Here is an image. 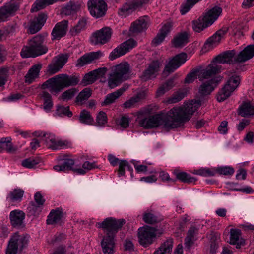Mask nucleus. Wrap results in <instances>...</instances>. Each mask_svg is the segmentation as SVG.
Instances as JSON below:
<instances>
[{
  "instance_id": "obj_1",
  "label": "nucleus",
  "mask_w": 254,
  "mask_h": 254,
  "mask_svg": "<svg viewBox=\"0 0 254 254\" xmlns=\"http://www.w3.org/2000/svg\"><path fill=\"white\" fill-rule=\"evenodd\" d=\"M200 106L199 101L192 100L184 102L182 106L175 107L166 114H157L139 121V125L145 129H150L163 126L167 130L183 126L189 121L193 113Z\"/></svg>"
},
{
  "instance_id": "obj_2",
  "label": "nucleus",
  "mask_w": 254,
  "mask_h": 254,
  "mask_svg": "<svg viewBox=\"0 0 254 254\" xmlns=\"http://www.w3.org/2000/svg\"><path fill=\"white\" fill-rule=\"evenodd\" d=\"M124 219H117L112 217L105 219L102 222L98 223V228H102L106 233L101 241V246L104 254H113L114 253L115 237L119 230L125 224Z\"/></svg>"
},
{
  "instance_id": "obj_3",
  "label": "nucleus",
  "mask_w": 254,
  "mask_h": 254,
  "mask_svg": "<svg viewBox=\"0 0 254 254\" xmlns=\"http://www.w3.org/2000/svg\"><path fill=\"white\" fill-rule=\"evenodd\" d=\"M254 56V45L247 46L236 56L235 50L226 51L216 56L213 63L233 64L237 63L245 62Z\"/></svg>"
},
{
  "instance_id": "obj_4",
  "label": "nucleus",
  "mask_w": 254,
  "mask_h": 254,
  "mask_svg": "<svg viewBox=\"0 0 254 254\" xmlns=\"http://www.w3.org/2000/svg\"><path fill=\"white\" fill-rule=\"evenodd\" d=\"M79 79L75 76H69L60 74L51 78L44 82L41 88L49 89L51 93L57 94L64 88L77 85Z\"/></svg>"
},
{
  "instance_id": "obj_5",
  "label": "nucleus",
  "mask_w": 254,
  "mask_h": 254,
  "mask_svg": "<svg viewBox=\"0 0 254 254\" xmlns=\"http://www.w3.org/2000/svg\"><path fill=\"white\" fill-rule=\"evenodd\" d=\"M44 36L38 34L33 37L28 41V46L24 47L20 55L23 58L36 57L45 54L48 48L44 44Z\"/></svg>"
},
{
  "instance_id": "obj_6",
  "label": "nucleus",
  "mask_w": 254,
  "mask_h": 254,
  "mask_svg": "<svg viewBox=\"0 0 254 254\" xmlns=\"http://www.w3.org/2000/svg\"><path fill=\"white\" fill-rule=\"evenodd\" d=\"M221 7L215 6L206 12L203 17L192 21V28L197 32H200L212 24L222 13Z\"/></svg>"
},
{
  "instance_id": "obj_7",
  "label": "nucleus",
  "mask_w": 254,
  "mask_h": 254,
  "mask_svg": "<svg viewBox=\"0 0 254 254\" xmlns=\"http://www.w3.org/2000/svg\"><path fill=\"white\" fill-rule=\"evenodd\" d=\"M129 65L127 63H122L117 65L108 78L109 87L113 89L119 86L129 78Z\"/></svg>"
},
{
  "instance_id": "obj_8",
  "label": "nucleus",
  "mask_w": 254,
  "mask_h": 254,
  "mask_svg": "<svg viewBox=\"0 0 254 254\" xmlns=\"http://www.w3.org/2000/svg\"><path fill=\"white\" fill-rule=\"evenodd\" d=\"M29 237L14 233L10 237L6 250V254H16L18 250L21 251L27 246Z\"/></svg>"
},
{
  "instance_id": "obj_9",
  "label": "nucleus",
  "mask_w": 254,
  "mask_h": 254,
  "mask_svg": "<svg viewBox=\"0 0 254 254\" xmlns=\"http://www.w3.org/2000/svg\"><path fill=\"white\" fill-rule=\"evenodd\" d=\"M241 82L239 75H232L223 88L218 92L217 99L219 102H223L230 96L232 93L239 86Z\"/></svg>"
},
{
  "instance_id": "obj_10",
  "label": "nucleus",
  "mask_w": 254,
  "mask_h": 254,
  "mask_svg": "<svg viewBox=\"0 0 254 254\" xmlns=\"http://www.w3.org/2000/svg\"><path fill=\"white\" fill-rule=\"evenodd\" d=\"M21 0H11L0 7V23L7 21L9 17L14 16L19 10Z\"/></svg>"
},
{
  "instance_id": "obj_11",
  "label": "nucleus",
  "mask_w": 254,
  "mask_h": 254,
  "mask_svg": "<svg viewBox=\"0 0 254 254\" xmlns=\"http://www.w3.org/2000/svg\"><path fill=\"white\" fill-rule=\"evenodd\" d=\"M113 33L109 27H104L93 32L90 37L91 43L94 45H103L108 43Z\"/></svg>"
},
{
  "instance_id": "obj_12",
  "label": "nucleus",
  "mask_w": 254,
  "mask_h": 254,
  "mask_svg": "<svg viewBox=\"0 0 254 254\" xmlns=\"http://www.w3.org/2000/svg\"><path fill=\"white\" fill-rule=\"evenodd\" d=\"M156 237V230L149 226L140 227L138 230L139 244L144 247L151 244Z\"/></svg>"
},
{
  "instance_id": "obj_13",
  "label": "nucleus",
  "mask_w": 254,
  "mask_h": 254,
  "mask_svg": "<svg viewBox=\"0 0 254 254\" xmlns=\"http://www.w3.org/2000/svg\"><path fill=\"white\" fill-rule=\"evenodd\" d=\"M92 16L99 18L104 16L107 10V5L103 0H90L87 3Z\"/></svg>"
},
{
  "instance_id": "obj_14",
  "label": "nucleus",
  "mask_w": 254,
  "mask_h": 254,
  "mask_svg": "<svg viewBox=\"0 0 254 254\" xmlns=\"http://www.w3.org/2000/svg\"><path fill=\"white\" fill-rule=\"evenodd\" d=\"M136 45V42L133 39H129L120 44L110 53L109 59L113 61L127 53Z\"/></svg>"
},
{
  "instance_id": "obj_15",
  "label": "nucleus",
  "mask_w": 254,
  "mask_h": 254,
  "mask_svg": "<svg viewBox=\"0 0 254 254\" xmlns=\"http://www.w3.org/2000/svg\"><path fill=\"white\" fill-rule=\"evenodd\" d=\"M187 56L185 53L177 54L170 58L165 66L164 72L168 74L174 72L187 61Z\"/></svg>"
},
{
  "instance_id": "obj_16",
  "label": "nucleus",
  "mask_w": 254,
  "mask_h": 254,
  "mask_svg": "<svg viewBox=\"0 0 254 254\" xmlns=\"http://www.w3.org/2000/svg\"><path fill=\"white\" fill-rule=\"evenodd\" d=\"M63 162L61 164L55 165L53 169L57 172H65L66 171H72L74 173L79 175H84L85 172L84 170L81 168L74 167L75 160L69 158H65L63 159Z\"/></svg>"
},
{
  "instance_id": "obj_17",
  "label": "nucleus",
  "mask_w": 254,
  "mask_h": 254,
  "mask_svg": "<svg viewBox=\"0 0 254 254\" xmlns=\"http://www.w3.org/2000/svg\"><path fill=\"white\" fill-rule=\"evenodd\" d=\"M103 56V53L100 50L86 53L77 60L76 65L77 67H82L94 63Z\"/></svg>"
},
{
  "instance_id": "obj_18",
  "label": "nucleus",
  "mask_w": 254,
  "mask_h": 254,
  "mask_svg": "<svg viewBox=\"0 0 254 254\" xmlns=\"http://www.w3.org/2000/svg\"><path fill=\"white\" fill-rule=\"evenodd\" d=\"M150 24V18L147 16L140 17L131 23L129 31L132 33H139L145 31Z\"/></svg>"
},
{
  "instance_id": "obj_19",
  "label": "nucleus",
  "mask_w": 254,
  "mask_h": 254,
  "mask_svg": "<svg viewBox=\"0 0 254 254\" xmlns=\"http://www.w3.org/2000/svg\"><path fill=\"white\" fill-rule=\"evenodd\" d=\"M151 0H131L127 2L122 7L121 11L130 13L133 11L139 10L145 5L149 3Z\"/></svg>"
},
{
  "instance_id": "obj_20",
  "label": "nucleus",
  "mask_w": 254,
  "mask_h": 254,
  "mask_svg": "<svg viewBox=\"0 0 254 254\" xmlns=\"http://www.w3.org/2000/svg\"><path fill=\"white\" fill-rule=\"evenodd\" d=\"M227 30L220 29L217 31L213 36L209 38L205 43L203 48L209 51L216 47L220 43L222 38L226 34Z\"/></svg>"
},
{
  "instance_id": "obj_21",
  "label": "nucleus",
  "mask_w": 254,
  "mask_h": 254,
  "mask_svg": "<svg viewBox=\"0 0 254 254\" xmlns=\"http://www.w3.org/2000/svg\"><path fill=\"white\" fill-rule=\"evenodd\" d=\"M68 22L67 20H63L57 23L51 33L52 39H60L64 36L67 30Z\"/></svg>"
},
{
  "instance_id": "obj_22",
  "label": "nucleus",
  "mask_w": 254,
  "mask_h": 254,
  "mask_svg": "<svg viewBox=\"0 0 254 254\" xmlns=\"http://www.w3.org/2000/svg\"><path fill=\"white\" fill-rule=\"evenodd\" d=\"M221 66L213 63L208 65L205 69H203L199 75L200 80L204 79H209L215 76L220 71Z\"/></svg>"
},
{
  "instance_id": "obj_23",
  "label": "nucleus",
  "mask_w": 254,
  "mask_h": 254,
  "mask_svg": "<svg viewBox=\"0 0 254 254\" xmlns=\"http://www.w3.org/2000/svg\"><path fill=\"white\" fill-rule=\"evenodd\" d=\"M47 19V16L44 13H40L33 19L30 22L28 29L29 33L31 34L38 32L44 25Z\"/></svg>"
},
{
  "instance_id": "obj_24",
  "label": "nucleus",
  "mask_w": 254,
  "mask_h": 254,
  "mask_svg": "<svg viewBox=\"0 0 254 254\" xmlns=\"http://www.w3.org/2000/svg\"><path fill=\"white\" fill-rule=\"evenodd\" d=\"M159 68V63L157 61H153L140 76L141 80L146 81L155 78Z\"/></svg>"
},
{
  "instance_id": "obj_25",
  "label": "nucleus",
  "mask_w": 254,
  "mask_h": 254,
  "mask_svg": "<svg viewBox=\"0 0 254 254\" xmlns=\"http://www.w3.org/2000/svg\"><path fill=\"white\" fill-rule=\"evenodd\" d=\"M11 225L15 228L24 227L23 220L25 218V213L21 210H15L12 211L9 215Z\"/></svg>"
},
{
  "instance_id": "obj_26",
  "label": "nucleus",
  "mask_w": 254,
  "mask_h": 254,
  "mask_svg": "<svg viewBox=\"0 0 254 254\" xmlns=\"http://www.w3.org/2000/svg\"><path fill=\"white\" fill-rule=\"evenodd\" d=\"M171 27L172 25L170 23H166L164 24L159 30L157 35L152 40L151 43L152 45L154 46H157L160 44L164 41L166 36L170 32Z\"/></svg>"
},
{
  "instance_id": "obj_27",
  "label": "nucleus",
  "mask_w": 254,
  "mask_h": 254,
  "mask_svg": "<svg viewBox=\"0 0 254 254\" xmlns=\"http://www.w3.org/2000/svg\"><path fill=\"white\" fill-rule=\"evenodd\" d=\"M128 85L125 84L122 87L117 91L108 94L105 98V99L102 102V106H107L114 103L117 99L119 98L123 93L128 88Z\"/></svg>"
},
{
  "instance_id": "obj_28",
  "label": "nucleus",
  "mask_w": 254,
  "mask_h": 254,
  "mask_svg": "<svg viewBox=\"0 0 254 254\" xmlns=\"http://www.w3.org/2000/svg\"><path fill=\"white\" fill-rule=\"evenodd\" d=\"M221 81V78L216 77L203 83L200 86L199 92L201 95H206L209 94L217 86Z\"/></svg>"
},
{
  "instance_id": "obj_29",
  "label": "nucleus",
  "mask_w": 254,
  "mask_h": 254,
  "mask_svg": "<svg viewBox=\"0 0 254 254\" xmlns=\"http://www.w3.org/2000/svg\"><path fill=\"white\" fill-rule=\"evenodd\" d=\"M46 145L48 148L52 150H57L63 148L66 146L65 142L57 139L53 135L49 134L45 136Z\"/></svg>"
},
{
  "instance_id": "obj_30",
  "label": "nucleus",
  "mask_w": 254,
  "mask_h": 254,
  "mask_svg": "<svg viewBox=\"0 0 254 254\" xmlns=\"http://www.w3.org/2000/svg\"><path fill=\"white\" fill-rule=\"evenodd\" d=\"M189 37L186 31L179 33L172 40V44L175 48L182 47L189 42Z\"/></svg>"
},
{
  "instance_id": "obj_31",
  "label": "nucleus",
  "mask_w": 254,
  "mask_h": 254,
  "mask_svg": "<svg viewBox=\"0 0 254 254\" xmlns=\"http://www.w3.org/2000/svg\"><path fill=\"white\" fill-rule=\"evenodd\" d=\"M230 234V243L232 245H236V248H240L244 244L243 240L240 239L241 230L239 229H231Z\"/></svg>"
},
{
  "instance_id": "obj_32",
  "label": "nucleus",
  "mask_w": 254,
  "mask_h": 254,
  "mask_svg": "<svg viewBox=\"0 0 254 254\" xmlns=\"http://www.w3.org/2000/svg\"><path fill=\"white\" fill-rule=\"evenodd\" d=\"M42 67L41 64H35L33 65L28 70L25 76V81L29 84L31 83L33 81L39 77V72Z\"/></svg>"
},
{
  "instance_id": "obj_33",
  "label": "nucleus",
  "mask_w": 254,
  "mask_h": 254,
  "mask_svg": "<svg viewBox=\"0 0 254 254\" xmlns=\"http://www.w3.org/2000/svg\"><path fill=\"white\" fill-rule=\"evenodd\" d=\"M62 216L63 212L61 208L52 209L47 217L46 223L48 225L56 224L61 219Z\"/></svg>"
},
{
  "instance_id": "obj_34",
  "label": "nucleus",
  "mask_w": 254,
  "mask_h": 254,
  "mask_svg": "<svg viewBox=\"0 0 254 254\" xmlns=\"http://www.w3.org/2000/svg\"><path fill=\"white\" fill-rule=\"evenodd\" d=\"M238 114L244 117L253 115L254 106L250 102H245L239 108Z\"/></svg>"
},
{
  "instance_id": "obj_35",
  "label": "nucleus",
  "mask_w": 254,
  "mask_h": 254,
  "mask_svg": "<svg viewBox=\"0 0 254 254\" xmlns=\"http://www.w3.org/2000/svg\"><path fill=\"white\" fill-rule=\"evenodd\" d=\"M11 138L8 137H3L0 139L1 152L5 150L9 153H13L16 151V148L14 147L11 142Z\"/></svg>"
},
{
  "instance_id": "obj_36",
  "label": "nucleus",
  "mask_w": 254,
  "mask_h": 254,
  "mask_svg": "<svg viewBox=\"0 0 254 254\" xmlns=\"http://www.w3.org/2000/svg\"><path fill=\"white\" fill-rule=\"evenodd\" d=\"M173 173L177 179L183 183H190L194 182L196 180L195 178L191 177L190 175L186 172L180 171L178 170H175Z\"/></svg>"
},
{
  "instance_id": "obj_37",
  "label": "nucleus",
  "mask_w": 254,
  "mask_h": 254,
  "mask_svg": "<svg viewBox=\"0 0 254 254\" xmlns=\"http://www.w3.org/2000/svg\"><path fill=\"white\" fill-rule=\"evenodd\" d=\"M172 247V240H167L160 245L153 254H171Z\"/></svg>"
},
{
  "instance_id": "obj_38",
  "label": "nucleus",
  "mask_w": 254,
  "mask_h": 254,
  "mask_svg": "<svg viewBox=\"0 0 254 254\" xmlns=\"http://www.w3.org/2000/svg\"><path fill=\"white\" fill-rule=\"evenodd\" d=\"M56 2V0H36L32 5L31 12H37Z\"/></svg>"
},
{
  "instance_id": "obj_39",
  "label": "nucleus",
  "mask_w": 254,
  "mask_h": 254,
  "mask_svg": "<svg viewBox=\"0 0 254 254\" xmlns=\"http://www.w3.org/2000/svg\"><path fill=\"white\" fill-rule=\"evenodd\" d=\"M92 95V90L88 88L84 89L77 96L75 103L78 105H82Z\"/></svg>"
},
{
  "instance_id": "obj_40",
  "label": "nucleus",
  "mask_w": 254,
  "mask_h": 254,
  "mask_svg": "<svg viewBox=\"0 0 254 254\" xmlns=\"http://www.w3.org/2000/svg\"><path fill=\"white\" fill-rule=\"evenodd\" d=\"M80 9V5L74 2L70 1L62 8V13L65 15H70L75 13Z\"/></svg>"
},
{
  "instance_id": "obj_41",
  "label": "nucleus",
  "mask_w": 254,
  "mask_h": 254,
  "mask_svg": "<svg viewBox=\"0 0 254 254\" xmlns=\"http://www.w3.org/2000/svg\"><path fill=\"white\" fill-rule=\"evenodd\" d=\"M40 96L44 101V110L46 111H50L53 105L51 95L48 92L43 91L40 93Z\"/></svg>"
},
{
  "instance_id": "obj_42",
  "label": "nucleus",
  "mask_w": 254,
  "mask_h": 254,
  "mask_svg": "<svg viewBox=\"0 0 254 254\" xmlns=\"http://www.w3.org/2000/svg\"><path fill=\"white\" fill-rule=\"evenodd\" d=\"M144 97L145 94L143 92H139L135 96L125 102L124 104V107L126 108H131L133 107L135 103L139 102Z\"/></svg>"
},
{
  "instance_id": "obj_43",
  "label": "nucleus",
  "mask_w": 254,
  "mask_h": 254,
  "mask_svg": "<svg viewBox=\"0 0 254 254\" xmlns=\"http://www.w3.org/2000/svg\"><path fill=\"white\" fill-rule=\"evenodd\" d=\"M79 120L80 123L87 125H92L94 122L90 113L85 109L80 112Z\"/></svg>"
},
{
  "instance_id": "obj_44",
  "label": "nucleus",
  "mask_w": 254,
  "mask_h": 254,
  "mask_svg": "<svg viewBox=\"0 0 254 254\" xmlns=\"http://www.w3.org/2000/svg\"><path fill=\"white\" fill-rule=\"evenodd\" d=\"M24 194V191L20 189H14L8 195V198L11 202H20Z\"/></svg>"
},
{
  "instance_id": "obj_45",
  "label": "nucleus",
  "mask_w": 254,
  "mask_h": 254,
  "mask_svg": "<svg viewBox=\"0 0 254 254\" xmlns=\"http://www.w3.org/2000/svg\"><path fill=\"white\" fill-rule=\"evenodd\" d=\"M78 90L75 88H72L64 92L58 98L59 99L64 101L71 100L77 94Z\"/></svg>"
},
{
  "instance_id": "obj_46",
  "label": "nucleus",
  "mask_w": 254,
  "mask_h": 254,
  "mask_svg": "<svg viewBox=\"0 0 254 254\" xmlns=\"http://www.w3.org/2000/svg\"><path fill=\"white\" fill-rule=\"evenodd\" d=\"M86 20L84 19H80L78 23L72 28L70 30V33L72 36H76L81 31L84 30L86 25Z\"/></svg>"
},
{
  "instance_id": "obj_47",
  "label": "nucleus",
  "mask_w": 254,
  "mask_h": 254,
  "mask_svg": "<svg viewBox=\"0 0 254 254\" xmlns=\"http://www.w3.org/2000/svg\"><path fill=\"white\" fill-rule=\"evenodd\" d=\"M40 162V159L38 157L29 158L22 161V166L27 168H33Z\"/></svg>"
},
{
  "instance_id": "obj_48",
  "label": "nucleus",
  "mask_w": 254,
  "mask_h": 254,
  "mask_svg": "<svg viewBox=\"0 0 254 254\" xmlns=\"http://www.w3.org/2000/svg\"><path fill=\"white\" fill-rule=\"evenodd\" d=\"M185 95V92L179 90L175 92L171 97L169 98L167 100V102L169 104L177 103L183 99Z\"/></svg>"
},
{
  "instance_id": "obj_49",
  "label": "nucleus",
  "mask_w": 254,
  "mask_h": 254,
  "mask_svg": "<svg viewBox=\"0 0 254 254\" xmlns=\"http://www.w3.org/2000/svg\"><path fill=\"white\" fill-rule=\"evenodd\" d=\"M43 206L36 204L33 201H31L28 207L29 213L30 215L36 216H38L42 211Z\"/></svg>"
},
{
  "instance_id": "obj_50",
  "label": "nucleus",
  "mask_w": 254,
  "mask_h": 254,
  "mask_svg": "<svg viewBox=\"0 0 254 254\" xmlns=\"http://www.w3.org/2000/svg\"><path fill=\"white\" fill-rule=\"evenodd\" d=\"M56 113L59 116H67L68 117H71L73 114L71 111L69 110V107H64L62 105H58L57 106Z\"/></svg>"
},
{
  "instance_id": "obj_51",
  "label": "nucleus",
  "mask_w": 254,
  "mask_h": 254,
  "mask_svg": "<svg viewBox=\"0 0 254 254\" xmlns=\"http://www.w3.org/2000/svg\"><path fill=\"white\" fill-rule=\"evenodd\" d=\"M96 80L94 74L91 71L84 75L82 80V83L86 86L93 83Z\"/></svg>"
},
{
  "instance_id": "obj_52",
  "label": "nucleus",
  "mask_w": 254,
  "mask_h": 254,
  "mask_svg": "<svg viewBox=\"0 0 254 254\" xmlns=\"http://www.w3.org/2000/svg\"><path fill=\"white\" fill-rule=\"evenodd\" d=\"M143 220L146 223L150 224H155L158 221L157 217L150 212L144 213Z\"/></svg>"
},
{
  "instance_id": "obj_53",
  "label": "nucleus",
  "mask_w": 254,
  "mask_h": 254,
  "mask_svg": "<svg viewBox=\"0 0 254 254\" xmlns=\"http://www.w3.org/2000/svg\"><path fill=\"white\" fill-rule=\"evenodd\" d=\"M216 170L220 174L225 176H231L235 172L234 168L230 166L219 167Z\"/></svg>"
},
{
  "instance_id": "obj_54",
  "label": "nucleus",
  "mask_w": 254,
  "mask_h": 254,
  "mask_svg": "<svg viewBox=\"0 0 254 254\" xmlns=\"http://www.w3.org/2000/svg\"><path fill=\"white\" fill-rule=\"evenodd\" d=\"M218 248V240L216 236L213 235L210 239V253L215 254Z\"/></svg>"
},
{
  "instance_id": "obj_55",
  "label": "nucleus",
  "mask_w": 254,
  "mask_h": 254,
  "mask_svg": "<svg viewBox=\"0 0 254 254\" xmlns=\"http://www.w3.org/2000/svg\"><path fill=\"white\" fill-rule=\"evenodd\" d=\"M108 118L106 114L103 111H100L96 118L97 124L98 126H102L107 123Z\"/></svg>"
},
{
  "instance_id": "obj_56",
  "label": "nucleus",
  "mask_w": 254,
  "mask_h": 254,
  "mask_svg": "<svg viewBox=\"0 0 254 254\" xmlns=\"http://www.w3.org/2000/svg\"><path fill=\"white\" fill-rule=\"evenodd\" d=\"M196 174L205 177L213 176L215 172L209 168H203L195 171Z\"/></svg>"
},
{
  "instance_id": "obj_57",
  "label": "nucleus",
  "mask_w": 254,
  "mask_h": 254,
  "mask_svg": "<svg viewBox=\"0 0 254 254\" xmlns=\"http://www.w3.org/2000/svg\"><path fill=\"white\" fill-rule=\"evenodd\" d=\"M8 68H0V87L5 84L8 76Z\"/></svg>"
},
{
  "instance_id": "obj_58",
  "label": "nucleus",
  "mask_w": 254,
  "mask_h": 254,
  "mask_svg": "<svg viewBox=\"0 0 254 254\" xmlns=\"http://www.w3.org/2000/svg\"><path fill=\"white\" fill-rule=\"evenodd\" d=\"M68 60L67 55H61L56 57V60L55 62L59 67L61 69L65 63L67 62Z\"/></svg>"
},
{
  "instance_id": "obj_59",
  "label": "nucleus",
  "mask_w": 254,
  "mask_h": 254,
  "mask_svg": "<svg viewBox=\"0 0 254 254\" xmlns=\"http://www.w3.org/2000/svg\"><path fill=\"white\" fill-rule=\"evenodd\" d=\"M98 168V166L96 165V162H90L87 161L83 164L82 168L81 169L84 170L86 174L87 171Z\"/></svg>"
},
{
  "instance_id": "obj_60",
  "label": "nucleus",
  "mask_w": 254,
  "mask_h": 254,
  "mask_svg": "<svg viewBox=\"0 0 254 254\" xmlns=\"http://www.w3.org/2000/svg\"><path fill=\"white\" fill-rule=\"evenodd\" d=\"M118 169V176H123L125 175V168L128 165V162L125 160H121L119 162Z\"/></svg>"
},
{
  "instance_id": "obj_61",
  "label": "nucleus",
  "mask_w": 254,
  "mask_h": 254,
  "mask_svg": "<svg viewBox=\"0 0 254 254\" xmlns=\"http://www.w3.org/2000/svg\"><path fill=\"white\" fill-rule=\"evenodd\" d=\"M107 68L102 67L93 70L92 72L94 74L96 79H97L98 78L104 77L107 73Z\"/></svg>"
},
{
  "instance_id": "obj_62",
  "label": "nucleus",
  "mask_w": 254,
  "mask_h": 254,
  "mask_svg": "<svg viewBox=\"0 0 254 254\" xmlns=\"http://www.w3.org/2000/svg\"><path fill=\"white\" fill-rule=\"evenodd\" d=\"M197 73V70H193L188 73L185 79V82L186 83H192L195 79H196Z\"/></svg>"
},
{
  "instance_id": "obj_63",
  "label": "nucleus",
  "mask_w": 254,
  "mask_h": 254,
  "mask_svg": "<svg viewBox=\"0 0 254 254\" xmlns=\"http://www.w3.org/2000/svg\"><path fill=\"white\" fill-rule=\"evenodd\" d=\"M45 201V199L39 192H37L35 194L34 202H35L36 204H37L39 205L43 206Z\"/></svg>"
},
{
  "instance_id": "obj_64",
  "label": "nucleus",
  "mask_w": 254,
  "mask_h": 254,
  "mask_svg": "<svg viewBox=\"0 0 254 254\" xmlns=\"http://www.w3.org/2000/svg\"><path fill=\"white\" fill-rule=\"evenodd\" d=\"M137 161L135 160L131 161V163L134 165V168L137 172H144L147 170V166L144 165H137Z\"/></svg>"
}]
</instances>
